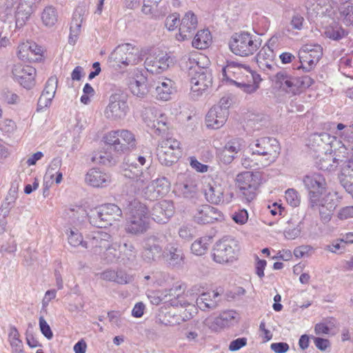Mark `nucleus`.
Returning a JSON list of instances; mask_svg holds the SVG:
<instances>
[{
  "label": "nucleus",
  "mask_w": 353,
  "mask_h": 353,
  "mask_svg": "<svg viewBox=\"0 0 353 353\" xmlns=\"http://www.w3.org/2000/svg\"><path fill=\"white\" fill-rule=\"evenodd\" d=\"M336 206V195L330 192L324 196L312 194L310 199V208L319 212L320 220L323 224L330 221Z\"/></svg>",
  "instance_id": "39448f33"
},
{
  "label": "nucleus",
  "mask_w": 353,
  "mask_h": 353,
  "mask_svg": "<svg viewBox=\"0 0 353 353\" xmlns=\"http://www.w3.org/2000/svg\"><path fill=\"white\" fill-rule=\"evenodd\" d=\"M203 324L212 332H219L225 328L219 315L216 317H208L203 321Z\"/></svg>",
  "instance_id": "680f3d73"
},
{
  "label": "nucleus",
  "mask_w": 353,
  "mask_h": 353,
  "mask_svg": "<svg viewBox=\"0 0 353 353\" xmlns=\"http://www.w3.org/2000/svg\"><path fill=\"white\" fill-rule=\"evenodd\" d=\"M328 0H307L309 13L324 14L328 10Z\"/></svg>",
  "instance_id": "de8ad7c7"
},
{
  "label": "nucleus",
  "mask_w": 353,
  "mask_h": 353,
  "mask_svg": "<svg viewBox=\"0 0 353 353\" xmlns=\"http://www.w3.org/2000/svg\"><path fill=\"white\" fill-rule=\"evenodd\" d=\"M145 123L150 128H156L157 130L161 132H164L168 129V119L167 117L163 114H160L158 118L156 119L152 120L147 117L144 118Z\"/></svg>",
  "instance_id": "5fc2aeb1"
},
{
  "label": "nucleus",
  "mask_w": 353,
  "mask_h": 353,
  "mask_svg": "<svg viewBox=\"0 0 353 353\" xmlns=\"http://www.w3.org/2000/svg\"><path fill=\"white\" fill-rule=\"evenodd\" d=\"M193 72L194 74L190 78L191 92L193 97H198L212 86V76L207 68L197 66Z\"/></svg>",
  "instance_id": "6e6552de"
},
{
  "label": "nucleus",
  "mask_w": 353,
  "mask_h": 353,
  "mask_svg": "<svg viewBox=\"0 0 353 353\" xmlns=\"http://www.w3.org/2000/svg\"><path fill=\"white\" fill-rule=\"evenodd\" d=\"M119 247L120 245L111 242L110 245L105 248L102 252L103 259L108 263H112L116 260L117 259V248Z\"/></svg>",
  "instance_id": "338daca9"
},
{
  "label": "nucleus",
  "mask_w": 353,
  "mask_h": 353,
  "mask_svg": "<svg viewBox=\"0 0 353 353\" xmlns=\"http://www.w3.org/2000/svg\"><path fill=\"white\" fill-rule=\"evenodd\" d=\"M277 42V37H272L268 43L262 47L256 56V61L259 67L265 71H275L279 68L274 63L276 54L274 52L273 47Z\"/></svg>",
  "instance_id": "f8f14e48"
},
{
  "label": "nucleus",
  "mask_w": 353,
  "mask_h": 353,
  "mask_svg": "<svg viewBox=\"0 0 353 353\" xmlns=\"http://www.w3.org/2000/svg\"><path fill=\"white\" fill-rule=\"evenodd\" d=\"M12 74L14 79L27 90L32 88L35 85L36 70L30 65L14 64Z\"/></svg>",
  "instance_id": "ddd939ff"
},
{
  "label": "nucleus",
  "mask_w": 353,
  "mask_h": 353,
  "mask_svg": "<svg viewBox=\"0 0 353 353\" xmlns=\"http://www.w3.org/2000/svg\"><path fill=\"white\" fill-rule=\"evenodd\" d=\"M270 79L274 93L285 96L287 93V71L284 69L279 71Z\"/></svg>",
  "instance_id": "c9c22d12"
},
{
  "label": "nucleus",
  "mask_w": 353,
  "mask_h": 353,
  "mask_svg": "<svg viewBox=\"0 0 353 353\" xmlns=\"http://www.w3.org/2000/svg\"><path fill=\"white\" fill-rule=\"evenodd\" d=\"M301 65L297 69L303 68L306 72L311 70L323 56V48L319 44H305L299 52Z\"/></svg>",
  "instance_id": "9d476101"
},
{
  "label": "nucleus",
  "mask_w": 353,
  "mask_h": 353,
  "mask_svg": "<svg viewBox=\"0 0 353 353\" xmlns=\"http://www.w3.org/2000/svg\"><path fill=\"white\" fill-rule=\"evenodd\" d=\"M229 110L221 109L219 106H213L205 117L206 125L212 129H219L228 119Z\"/></svg>",
  "instance_id": "393cba45"
},
{
  "label": "nucleus",
  "mask_w": 353,
  "mask_h": 353,
  "mask_svg": "<svg viewBox=\"0 0 353 353\" xmlns=\"http://www.w3.org/2000/svg\"><path fill=\"white\" fill-rule=\"evenodd\" d=\"M8 338L12 352H20L21 349H23V343L19 339V333L14 326L10 327Z\"/></svg>",
  "instance_id": "864d4df0"
},
{
  "label": "nucleus",
  "mask_w": 353,
  "mask_h": 353,
  "mask_svg": "<svg viewBox=\"0 0 353 353\" xmlns=\"http://www.w3.org/2000/svg\"><path fill=\"white\" fill-rule=\"evenodd\" d=\"M12 7L15 10L16 25L18 27H22L33 12L32 1L12 0Z\"/></svg>",
  "instance_id": "b1692460"
},
{
  "label": "nucleus",
  "mask_w": 353,
  "mask_h": 353,
  "mask_svg": "<svg viewBox=\"0 0 353 353\" xmlns=\"http://www.w3.org/2000/svg\"><path fill=\"white\" fill-rule=\"evenodd\" d=\"M180 142L172 137L162 139L157 148V155L161 164L171 166L181 155Z\"/></svg>",
  "instance_id": "423d86ee"
},
{
  "label": "nucleus",
  "mask_w": 353,
  "mask_h": 353,
  "mask_svg": "<svg viewBox=\"0 0 353 353\" xmlns=\"http://www.w3.org/2000/svg\"><path fill=\"white\" fill-rule=\"evenodd\" d=\"M128 211L125 226L126 232L134 235L145 232L149 228L148 210L146 205L133 199L128 205Z\"/></svg>",
  "instance_id": "f03ea898"
},
{
  "label": "nucleus",
  "mask_w": 353,
  "mask_h": 353,
  "mask_svg": "<svg viewBox=\"0 0 353 353\" xmlns=\"http://www.w3.org/2000/svg\"><path fill=\"white\" fill-rule=\"evenodd\" d=\"M303 183L309 190L310 198L312 194H321L326 185L324 177L319 173L306 175L303 179Z\"/></svg>",
  "instance_id": "bb28decb"
},
{
  "label": "nucleus",
  "mask_w": 353,
  "mask_h": 353,
  "mask_svg": "<svg viewBox=\"0 0 353 353\" xmlns=\"http://www.w3.org/2000/svg\"><path fill=\"white\" fill-rule=\"evenodd\" d=\"M313 83V80L308 76L288 79V95L300 94L304 89L310 87Z\"/></svg>",
  "instance_id": "473e14b6"
},
{
  "label": "nucleus",
  "mask_w": 353,
  "mask_h": 353,
  "mask_svg": "<svg viewBox=\"0 0 353 353\" xmlns=\"http://www.w3.org/2000/svg\"><path fill=\"white\" fill-rule=\"evenodd\" d=\"M259 185H251L244 188H239L241 199L246 203L253 201L256 196V190Z\"/></svg>",
  "instance_id": "69168bd1"
},
{
  "label": "nucleus",
  "mask_w": 353,
  "mask_h": 353,
  "mask_svg": "<svg viewBox=\"0 0 353 353\" xmlns=\"http://www.w3.org/2000/svg\"><path fill=\"white\" fill-rule=\"evenodd\" d=\"M93 161L103 165H111L115 163L112 155L107 152H99L93 157Z\"/></svg>",
  "instance_id": "774afa93"
},
{
  "label": "nucleus",
  "mask_w": 353,
  "mask_h": 353,
  "mask_svg": "<svg viewBox=\"0 0 353 353\" xmlns=\"http://www.w3.org/2000/svg\"><path fill=\"white\" fill-rule=\"evenodd\" d=\"M335 325L336 321L334 319H324L315 325L314 332L316 335L330 334L335 327Z\"/></svg>",
  "instance_id": "3c124183"
},
{
  "label": "nucleus",
  "mask_w": 353,
  "mask_h": 353,
  "mask_svg": "<svg viewBox=\"0 0 353 353\" xmlns=\"http://www.w3.org/2000/svg\"><path fill=\"white\" fill-rule=\"evenodd\" d=\"M349 170L348 168H345L343 170V175H340L339 180L345 191L353 197V173L352 175L349 174Z\"/></svg>",
  "instance_id": "13d9d810"
},
{
  "label": "nucleus",
  "mask_w": 353,
  "mask_h": 353,
  "mask_svg": "<svg viewBox=\"0 0 353 353\" xmlns=\"http://www.w3.org/2000/svg\"><path fill=\"white\" fill-rule=\"evenodd\" d=\"M90 223L97 228H106L101 207L90 210L87 214Z\"/></svg>",
  "instance_id": "49530a36"
},
{
  "label": "nucleus",
  "mask_w": 353,
  "mask_h": 353,
  "mask_svg": "<svg viewBox=\"0 0 353 353\" xmlns=\"http://www.w3.org/2000/svg\"><path fill=\"white\" fill-rule=\"evenodd\" d=\"M162 256L172 266L181 265L183 259L182 250L171 243L166 245Z\"/></svg>",
  "instance_id": "72a5a7b5"
},
{
  "label": "nucleus",
  "mask_w": 353,
  "mask_h": 353,
  "mask_svg": "<svg viewBox=\"0 0 353 353\" xmlns=\"http://www.w3.org/2000/svg\"><path fill=\"white\" fill-rule=\"evenodd\" d=\"M61 159L60 158H54L52 159L44 176L45 183H48V179H49V180L53 179L55 172H59L58 169L61 167Z\"/></svg>",
  "instance_id": "e2e57ef3"
},
{
  "label": "nucleus",
  "mask_w": 353,
  "mask_h": 353,
  "mask_svg": "<svg viewBox=\"0 0 353 353\" xmlns=\"http://www.w3.org/2000/svg\"><path fill=\"white\" fill-rule=\"evenodd\" d=\"M105 226L112 225L115 221H119L122 216L121 208L113 203L100 205Z\"/></svg>",
  "instance_id": "2f4dec72"
},
{
  "label": "nucleus",
  "mask_w": 353,
  "mask_h": 353,
  "mask_svg": "<svg viewBox=\"0 0 353 353\" xmlns=\"http://www.w3.org/2000/svg\"><path fill=\"white\" fill-rule=\"evenodd\" d=\"M196 183L185 173L178 174L174 191L179 196L185 198H192L197 192Z\"/></svg>",
  "instance_id": "a211bd4d"
},
{
  "label": "nucleus",
  "mask_w": 353,
  "mask_h": 353,
  "mask_svg": "<svg viewBox=\"0 0 353 353\" xmlns=\"http://www.w3.org/2000/svg\"><path fill=\"white\" fill-rule=\"evenodd\" d=\"M174 82L170 79H162L155 83V95L158 100L168 101L174 93Z\"/></svg>",
  "instance_id": "c756f323"
},
{
  "label": "nucleus",
  "mask_w": 353,
  "mask_h": 353,
  "mask_svg": "<svg viewBox=\"0 0 353 353\" xmlns=\"http://www.w3.org/2000/svg\"><path fill=\"white\" fill-rule=\"evenodd\" d=\"M218 292H204L196 299V303L198 307L203 310H213L217 307L216 298L219 296Z\"/></svg>",
  "instance_id": "f704fd0d"
},
{
  "label": "nucleus",
  "mask_w": 353,
  "mask_h": 353,
  "mask_svg": "<svg viewBox=\"0 0 353 353\" xmlns=\"http://www.w3.org/2000/svg\"><path fill=\"white\" fill-rule=\"evenodd\" d=\"M219 316L224 323L225 327L233 325L234 323L238 321V314L234 310H227L221 312Z\"/></svg>",
  "instance_id": "0e129e2a"
},
{
  "label": "nucleus",
  "mask_w": 353,
  "mask_h": 353,
  "mask_svg": "<svg viewBox=\"0 0 353 353\" xmlns=\"http://www.w3.org/2000/svg\"><path fill=\"white\" fill-rule=\"evenodd\" d=\"M334 159H335L333 158L332 152H325L316 161L317 167L322 170H334L338 166Z\"/></svg>",
  "instance_id": "09e8293b"
},
{
  "label": "nucleus",
  "mask_w": 353,
  "mask_h": 353,
  "mask_svg": "<svg viewBox=\"0 0 353 353\" xmlns=\"http://www.w3.org/2000/svg\"><path fill=\"white\" fill-rule=\"evenodd\" d=\"M245 69H249V67L235 61H230L222 69V74L228 81L234 84V80H237L236 77L245 76Z\"/></svg>",
  "instance_id": "7c9ffc66"
},
{
  "label": "nucleus",
  "mask_w": 353,
  "mask_h": 353,
  "mask_svg": "<svg viewBox=\"0 0 353 353\" xmlns=\"http://www.w3.org/2000/svg\"><path fill=\"white\" fill-rule=\"evenodd\" d=\"M249 150L253 157H259L263 165H270L277 159L280 153L278 141L272 137H261L249 144Z\"/></svg>",
  "instance_id": "7ed1b4c3"
},
{
  "label": "nucleus",
  "mask_w": 353,
  "mask_h": 353,
  "mask_svg": "<svg viewBox=\"0 0 353 353\" xmlns=\"http://www.w3.org/2000/svg\"><path fill=\"white\" fill-rule=\"evenodd\" d=\"M347 32L335 23L325 27L324 35L332 40L339 41L346 37Z\"/></svg>",
  "instance_id": "a18cd8bd"
},
{
  "label": "nucleus",
  "mask_w": 353,
  "mask_h": 353,
  "mask_svg": "<svg viewBox=\"0 0 353 353\" xmlns=\"http://www.w3.org/2000/svg\"><path fill=\"white\" fill-rule=\"evenodd\" d=\"M119 130H117L106 133L103 137V140L107 145L112 146L116 152L122 153V145H121V142H119Z\"/></svg>",
  "instance_id": "8fccbe9b"
},
{
  "label": "nucleus",
  "mask_w": 353,
  "mask_h": 353,
  "mask_svg": "<svg viewBox=\"0 0 353 353\" xmlns=\"http://www.w3.org/2000/svg\"><path fill=\"white\" fill-rule=\"evenodd\" d=\"M68 243L73 247L81 245L83 248H86L88 246L87 240L83 241L81 234L75 228L70 230V234H68Z\"/></svg>",
  "instance_id": "bf43d9fd"
},
{
  "label": "nucleus",
  "mask_w": 353,
  "mask_h": 353,
  "mask_svg": "<svg viewBox=\"0 0 353 353\" xmlns=\"http://www.w3.org/2000/svg\"><path fill=\"white\" fill-rule=\"evenodd\" d=\"M147 181L143 185L133 183L135 188V193L141 194L145 199L154 201L159 197L158 191L155 189L152 182Z\"/></svg>",
  "instance_id": "4c0bfd02"
},
{
  "label": "nucleus",
  "mask_w": 353,
  "mask_h": 353,
  "mask_svg": "<svg viewBox=\"0 0 353 353\" xmlns=\"http://www.w3.org/2000/svg\"><path fill=\"white\" fill-rule=\"evenodd\" d=\"M120 54H125L127 65H135L143 59V50L130 43H123L119 46Z\"/></svg>",
  "instance_id": "c85d7f7f"
},
{
  "label": "nucleus",
  "mask_w": 353,
  "mask_h": 353,
  "mask_svg": "<svg viewBox=\"0 0 353 353\" xmlns=\"http://www.w3.org/2000/svg\"><path fill=\"white\" fill-rule=\"evenodd\" d=\"M129 87L132 93L138 97H143L149 92L147 77L139 70H136L134 77H130Z\"/></svg>",
  "instance_id": "cd10ccee"
},
{
  "label": "nucleus",
  "mask_w": 353,
  "mask_h": 353,
  "mask_svg": "<svg viewBox=\"0 0 353 353\" xmlns=\"http://www.w3.org/2000/svg\"><path fill=\"white\" fill-rule=\"evenodd\" d=\"M204 194L209 203L215 205L228 203L232 199V194H225V186L215 181L208 184L204 190Z\"/></svg>",
  "instance_id": "4468645a"
},
{
  "label": "nucleus",
  "mask_w": 353,
  "mask_h": 353,
  "mask_svg": "<svg viewBox=\"0 0 353 353\" xmlns=\"http://www.w3.org/2000/svg\"><path fill=\"white\" fill-rule=\"evenodd\" d=\"M239 188H244L251 185H259L258 177L251 172L240 173L236 176Z\"/></svg>",
  "instance_id": "79ce46f5"
},
{
  "label": "nucleus",
  "mask_w": 353,
  "mask_h": 353,
  "mask_svg": "<svg viewBox=\"0 0 353 353\" xmlns=\"http://www.w3.org/2000/svg\"><path fill=\"white\" fill-rule=\"evenodd\" d=\"M172 62L167 54L161 53L157 55H149L145 61V68L152 74H159L167 70Z\"/></svg>",
  "instance_id": "aec40b11"
},
{
  "label": "nucleus",
  "mask_w": 353,
  "mask_h": 353,
  "mask_svg": "<svg viewBox=\"0 0 353 353\" xmlns=\"http://www.w3.org/2000/svg\"><path fill=\"white\" fill-rule=\"evenodd\" d=\"M212 242V238L211 236H203L192 244L191 250L194 254L202 256L206 253Z\"/></svg>",
  "instance_id": "37998d69"
},
{
  "label": "nucleus",
  "mask_w": 353,
  "mask_h": 353,
  "mask_svg": "<svg viewBox=\"0 0 353 353\" xmlns=\"http://www.w3.org/2000/svg\"><path fill=\"white\" fill-rule=\"evenodd\" d=\"M174 213V203L163 200L156 203L150 212L151 218L157 223H166Z\"/></svg>",
  "instance_id": "2eb2a0df"
},
{
  "label": "nucleus",
  "mask_w": 353,
  "mask_h": 353,
  "mask_svg": "<svg viewBox=\"0 0 353 353\" xmlns=\"http://www.w3.org/2000/svg\"><path fill=\"white\" fill-rule=\"evenodd\" d=\"M154 187L158 191L159 197L165 195L170 190V183L165 177L157 178L152 181Z\"/></svg>",
  "instance_id": "052dcab7"
},
{
  "label": "nucleus",
  "mask_w": 353,
  "mask_h": 353,
  "mask_svg": "<svg viewBox=\"0 0 353 353\" xmlns=\"http://www.w3.org/2000/svg\"><path fill=\"white\" fill-rule=\"evenodd\" d=\"M245 77H236L234 80V84L247 93H252L259 88L261 79L259 74L253 72L250 68L245 69Z\"/></svg>",
  "instance_id": "412c9836"
},
{
  "label": "nucleus",
  "mask_w": 353,
  "mask_h": 353,
  "mask_svg": "<svg viewBox=\"0 0 353 353\" xmlns=\"http://www.w3.org/2000/svg\"><path fill=\"white\" fill-rule=\"evenodd\" d=\"M41 46L32 41L21 43L17 48V57L22 61H34L41 57Z\"/></svg>",
  "instance_id": "4be33fe9"
},
{
  "label": "nucleus",
  "mask_w": 353,
  "mask_h": 353,
  "mask_svg": "<svg viewBox=\"0 0 353 353\" xmlns=\"http://www.w3.org/2000/svg\"><path fill=\"white\" fill-rule=\"evenodd\" d=\"M129 110L127 103V96L121 91L111 94L109 103L105 110V116L112 121L123 119Z\"/></svg>",
  "instance_id": "0eeeda50"
},
{
  "label": "nucleus",
  "mask_w": 353,
  "mask_h": 353,
  "mask_svg": "<svg viewBox=\"0 0 353 353\" xmlns=\"http://www.w3.org/2000/svg\"><path fill=\"white\" fill-rule=\"evenodd\" d=\"M223 214L217 208L210 205H202L196 208L194 221L199 224H208L223 219Z\"/></svg>",
  "instance_id": "f3484780"
},
{
  "label": "nucleus",
  "mask_w": 353,
  "mask_h": 353,
  "mask_svg": "<svg viewBox=\"0 0 353 353\" xmlns=\"http://www.w3.org/2000/svg\"><path fill=\"white\" fill-rule=\"evenodd\" d=\"M112 241V236L104 231L92 232L87 237V249L96 255H100L105 248L110 245Z\"/></svg>",
  "instance_id": "dca6fc26"
},
{
  "label": "nucleus",
  "mask_w": 353,
  "mask_h": 353,
  "mask_svg": "<svg viewBox=\"0 0 353 353\" xmlns=\"http://www.w3.org/2000/svg\"><path fill=\"white\" fill-rule=\"evenodd\" d=\"M261 46V39L247 31L232 34L229 42L230 50L236 55L248 57L254 54Z\"/></svg>",
  "instance_id": "20e7f679"
},
{
  "label": "nucleus",
  "mask_w": 353,
  "mask_h": 353,
  "mask_svg": "<svg viewBox=\"0 0 353 353\" xmlns=\"http://www.w3.org/2000/svg\"><path fill=\"white\" fill-rule=\"evenodd\" d=\"M165 243V236H151L148 237L144 242L141 256L147 263H152L157 259L162 256L163 246Z\"/></svg>",
  "instance_id": "9b49d317"
},
{
  "label": "nucleus",
  "mask_w": 353,
  "mask_h": 353,
  "mask_svg": "<svg viewBox=\"0 0 353 353\" xmlns=\"http://www.w3.org/2000/svg\"><path fill=\"white\" fill-rule=\"evenodd\" d=\"M121 248L120 252L123 255V259H126L129 261H134L137 259V250L131 242H125Z\"/></svg>",
  "instance_id": "6e6d98bb"
},
{
  "label": "nucleus",
  "mask_w": 353,
  "mask_h": 353,
  "mask_svg": "<svg viewBox=\"0 0 353 353\" xmlns=\"http://www.w3.org/2000/svg\"><path fill=\"white\" fill-rule=\"evenodd\" d=\"M82 21V16L77 10L70 24V34L69 36V43L70 44L74 45L75 43L80 32Z\"/></svg>",
  "instance_id": "a19ab883"
},
{
  "label": "nucleus",
  "mask_w": 353,
  "mask_h": 353,
  "mask_svg": "<svg viewBox=\"0 0 353 353\" xmlns=\"http://www.w3.org/2000/svg\"><path fill=\"white\" fill-rule=\"evenodd\" d=\"M120 138L122 140L121 145H122V153L134 148L136 146L137 141L132 132L128 130H119Z\"/></svg>",
  "instance_id": "c03bdc74"
},
{
  "label": "nucleus",
  "mask_w": 353,
  "mask_h": 353,
  "mask_svg": "<svg viewBox=\"0 0 353 353\" xmlns=\"http://www.w3.org/2000/svg\"><path fill=\"white\" fill-rule=\"evenodd\" d=\"M85 181L94 188H104L110 183L111 177L108 173L98 168H92L85 174Z\"/></svg>",
  "instance_id": "a878e982"
},
{
  "label": "nucleus",
  "mask_w": 353,
  "mask_h": 353,
  "mask_svg": "<svg viewBox=\"0 0 353 353\" xmlns=\"http://www.w3.org/2000/svg\"><path fill=\"white\" fill-rule=\"evenodd\" d=\"M197 18L191 11L185 13L181 19L179 26V32L176 35V39L179 41L190 39L197 26Z\"/></svg>",
  "instance_id": "6ab92c4d"
},
{
  "label": "nucleus",
  "mask_w": 353,
  "mask_h": 353,
  "mask_svg": "<svg viewBox=\"0 0 353 353\" xmlns=\"http://www.w3.org/2000/svg\"><path fill=\"white\" fill-rule=\"evenodd\" d=\"M152 163V156L149 152L133 154L125 160L122 174L133 180L136 185H143L152 179L149 168Z\"/></svg>",
  "instance_id": "f257e3e1"
},
{
  "label": "nucleus",
  "mask_w": 353,
  "mask_h": 353,
  "mask_svg": "<svg viewBox=\"0 0 353 353\" xmlns=\"http://www.w3.org/2000/svg\"><path fill=\"white\" fill-rule=\"evenodd\" d=\"M261 159L259 157H253L252 152H251V156H243L241 159V165L246 169H260L261 168H265L268 166L267 165H263L261 163Z\"/></svg>",
  "instance_id": "4d7b16f0"
},
{
  "label": "nucleus",
  "mask_w": 353,
  "mask_h": 353,
  "mask_svg": "<svg viewBox=\"0 0 353 353\" xmlns=\"http://www.w3.org/2000/svg\"><path fill=\"white\" fill-rule=\"evenodd\" d=\"M333 148L334 150L332 148L330 152L332 153V157L335 159L334 161L337 163V166L341 165L350 157L351 153L347 151L341 141H336L335 146Z\"/></svg>",
  "instance_id": "e433bc0d"
},
{
  "label": "nucleus",
  "mask_w": 353,
  "mask_h": 353,
  "mask_svg": "<svg viewBox=\"0 0 353 353\" xmlns=\"http://www.w3.org/2000/svg\"><path fill=\"white\" fill-rule=\"evenodd\" d=\"M212 41L211 34L208 30L198 31L192 40V46L197 49L207 48Z\"/></svg>",
  "instance_id": "ea45409f"
},
{
  "label": "nucleus",
  "mask_w": 353,
  "mask_h": 353,
  "mask_svg": "<svg viewBox=\"0 0 353 353\" xmlns=\"http://www.w3.org/2000/svg\"><path fill=\"white\" fill-rule=\"evenodd\" d=\"M341 18L347 26H353V1H347L339 8Z\"/></svg>",
  "instance_id": "603ef678"
},
{
  "label": "nucleus",
  "mask_w": 353,
  "mask_h": 353,
  "mask_svg": "<svg viewBox=\"0 0 353 353\" xmlns=\"http://www.w3.org/2000/svg\"><path fill=\"white\" fill-rule=\"evenodd\" d=\"M236 242L232 239L217 241L212 249L213 260L218 263L232 262L236 259Z\"/></svg>",
  "instance_id": "1a4fd4ad"
},
{
  "label": "nucleus",
  "mask_w": 353,
  "mask_h": 353,
  "mask_svg": "<svg viewBox=\"0 0 353 353\" xmlns=\"http://www.w3.org/2000/svg\"><path fill=\"white\" fill-rule=\"evenodd\" d=\"M243 145V140L240 138H232L228 141L219 153L221 161L225 164L230 163Z\"/></svg>",
  "instance_id": "5701e85b"
},
{
  "label": "nucleus",
  "mask_w": 353,
  "mask_h": 353,
  "mask_svg": "<svg viewBox=\"0 0 353 353\" xmlns=\"http://www.w3.org/2000/svg\"><path fill=\"white\" fill-rule=\"evenodd\" d=\"M42 23L47 28L54 27L58 21V13L52 6H46L41 14Z\"/></svg>",
  "instance_id": "58836bf2"
}]
</instances>
